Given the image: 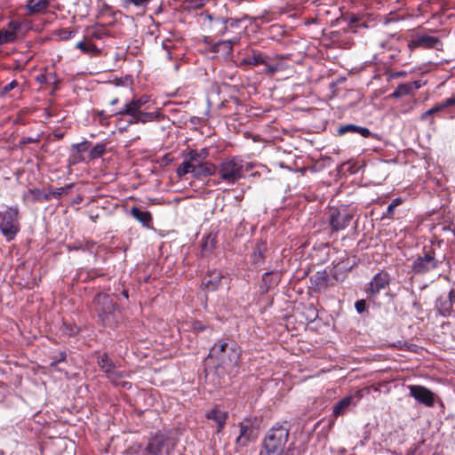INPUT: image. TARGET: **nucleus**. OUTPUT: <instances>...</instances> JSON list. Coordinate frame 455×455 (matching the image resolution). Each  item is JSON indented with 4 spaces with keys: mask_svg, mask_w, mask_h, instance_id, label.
Segmentation results:
<instances>
[{
    "mask_svg": "<svg viewBox=\"0 0 455 455\" xmlns=\"http://www.w3.org/2000/svg\"><path fill=\"white\" fill-rule=\"evenodd\" d=\"M241 348L236 342L228 339L219 340L211 348L209 357L218 362V374L226 373L229 378L235 377L241 368Z\"/></svg>",
    "mask_w": 455,
    "mask_h": 455,
    "instance_id": "1",
    "label": "nucleus"
},
{
    "mask_svg": "<svg viewBox=\"0 0 455 455\" xmlns=\"http://www.w3.org/2000/svg\"><path fill=\"white\" fill-rule=\"evenodd\" d=\"M94 310L103 325L114 328L121 320V312L113 295L99 292L93 299Z\"/></svg>",
    "mask_w": 455,
    "mask_h": 455,
    "instance_id": "2",
    "label": "nucleus"
},
{
    "mask_svg": "<svg viewBox=\"0 0 455 455\" xmlns=\"http://www.w3.org/2000/svg\"><path fill=\"white\" fill-rule=\"evenodd\" d=\"M288 438V427L283 425L273 427L263 441V449L259 455H283Z\"/></svg>",
    "mask_w": 455,
    "mask_h": 455,
    "instance_id": "3",
    "label": "nucleus"
},
{
    "mask_svg": "<svg viewBox=\"0 0 455 455\" xmlns=\"http://www.w3.org/2000/svg\"><path fill=\"white\" fill-rule=\"evenodd\" d=\"M98 365L106 373L107 378L114 386L121 387L124 389L132 388V383L124 380V378L130 377L131 372L119 371L116 363L107 354H102L98 357Z\"/></svg>",
    "mask_w": 455,
    "mask_h": 455,
    "instance_id": "4",
    "label": "nucleus"
},
{
    "mask_svg": "<svg viewBox=\"0 0 455 455\" xmlns=\"http://www.w3.org/2000/svg\"><path fill=\"white\" fill-rule=\"evenodd\" d=\"M219 177L229 184H235L243 175V161L238 157L224 160L216 170Z\"/></svg>",
    "mask_w": 455,
    "mask_h": 455,
    "instance_id": "5",
    "label": "nucleus"
},
{
    "mask_svg": "<svg viewBox=\"0 0 455 455\" xmlns=\"http://www.w3.org/2000/svg\"><path fill=\"white\" fill-rule=\"evenodd\" d=\"M18 216V207H9L4 212H0V230L8 241L14 239L20 231Z\"/></svg>",
    "mask_w": 455,
    "mask_h": 455,
    "instance_id": "6",
    "label": "nucleus"
},
{
    "mask_svg": "<svg viewBox=\"0 0 455 455\" xmlns=\"http://www.w3.org/2000/svg\"><path fill=\"white\" fill-rule=\"evenodd\" d=\"M354 214L345 207H331L328 212V223L332 232L344 230L350 225Z\"/></svg>",
    "mask_w": 455,
    "mask_h": 455,
    "instance_id": "7",
    "label": "nucleus"
},
{
    "mask_svg": "<svg viewBox=\"0 0 455 455\" xmlns=\"http://www.w3.org/2000/svg\"><path fill=\"white\" fill-rule=\"evenodd\" d=\"M440 261L435 259V251L430 248L424 251L422 256H419L411 265V270L414 274L423 275L435 269Z\"/></svg>",
    "mask_w": 455,
    "mask_h": 455,
    "instance_id": "8",
    "label": "nucleus"
},
{
    "mask_svg": "<svg viewBox=\"0 0 455 455\" xmlns=\"http://www.w3.org/2000/svg\"><path fill=\"white\" fill-rule=\"evenodd\" d=\"M240 434L235 439L236 451L245 448L250 443L254 442L258 437V431L249 419L239 423Z\"/></svg>",
    "mask_w": 455,
    "mask_h": 455,
    "instance_id": "9",
    "label": "nucleus"
},
{
    "mask_svg": "<svg viewBox=\"0 0 455 455\" xmlns=\"http://www.w3.org/2000/svg\"><path fill=\"white\" fill-rule=\"evenodd\" d=\"M409 390L410 395L418 403L427 407H433L435 405V395L428 388L420 385H411L409 386Z\"/></svg>",
    "mask_w": 455,
    "mask_h": 455,
    "instance_id": "10",
    "label": "nucleus"
},
{
    "mask_svg": "<svg viewBox=\"0 0 455 455\" xmlns=\"http://www.w3.org/2000/svg\"><path fill=\"white\" fill-rule=\"evenodd\" d=\"M390 281L389 274L387 271L381 270L372 277L366 288V292L371 296H375L379 294L381 290L387 287Z\"/></svg>",
    "mask_w": 455,
    "mask_h": 455,
    "instance_id": "11",
    "label": "nucleus"
},
{
    "mask_svg": "<svg viewBox=\"0 0 455 455\" xmlns=\"http://www.w3.org/2000/svg\"><path fill=\"white\" fill-rule=\"evenodd\" d=\"M442 45V42L438 37L428 35L417 36L408 44V47L411 49L424 48L439 50Z\"/></svg>",
    "mask_w": 455,
    "mask_h": 455,
    "instance_id": "12",
    "label": "nucleus"
},
{
    "mask_svg": "<svg viewBox=\"0 0 455 455\" xmlns=\"http://www.w3.org/2000/svg\"><path fill=\"white\" fill-rule=\"evenodd\" d=\"M435 307L443 316H449L455 312V290L451 289L448 294L441 295L436 300Z\"/></svg>",
    "mask_w": 455,
    "mask_h": 455,
    "instance_id": "13",
    "label": "nucleus"
},
{
    "mask_svg": "<svg viewBox=\"0 0 455 455\" xmlns=\"http://www.w3.org/2000/svg\"><path fill=\"white\" fill-rule=\"evenodd\" d=\"M455 106V97L446 99L444 101L435 105L426 112L422 113L419 119L421 121H429L430 124H434L433 116L443 110L446 108Z\"/></svg>",
    "mask_w": 455,
    "mask_h": 455,
    "instance_id": "14",
    "label": "nucleus"
},
{
    "mask_svg": "<svg viewBox=\"0 0 455 455\" xmlns=\"http://www.w3.org/2000/svg\"><path fill=\"white\" fill-rule=\"evenodd\" d=\"M167 441V437L163 434H156L151 437L144 447L146 452L150 455H161L163 448Z\"/></svg>",
    "mask_w": 455,
    "mask_h": 455,
    "instance_id": "15",
    "label": "nucleus"
},
{
    "mask_svg": "<svg viewBox=\"0 0 455 455\" xmlns=\"http://www.w3.org/2000/svg\"><path fill=\"white\" fill-rule=\"evenodd\" d=\"M51 0H28L25 5L26 15L31 16L44 13L50 7Z\"/></svg>",
    "mask_w": 455,
    "mask_h": 455,
    "instance_id": "16",
    "label": "nucleus"
},
{
    "mask_svg": "<svg viewBox=\"0 0 455 455\" xmlns=\"http://www.w3.org/2000/svg\"><path fill=\"white\" fill-rule=\"evenodd\" d=\"M329 275L325 270L317 271L310 277L312 288L315 291H325L329 286Z\"/></svg>",
    "mask_w": 455,
    "mask_h": 455,
    "instance_id": "17",
    "label": "nucleus"
},
{
    "mask_svg": "<svg viewBox=\"0 0 455 455\" xmlns=\"http://www.w3.org/2000/svg\"><path fill=\"white\" fill-rule=\"evenodd\" d=\"M217 167L209 162L194 164H193V177L199 179L201 177L210 176L216 172Z\"/></svg>",
    "mask_w": 455,
    "mask_h": 455,
    "instance_id": "18",
    "label": "nucleus"
},
{
    "mask_svg": "<svg viewBox=\"0 0 455 455\" xmlns=\"http://www.w3.org/2000/svg\"><path fill=\"white\" fill-rule=\"evenodd\" d=\"M205 416L208 419H212L217 423V433H220L223 430L228 417L227 412L222 411L217 408H213L207 411Z\"/></svg>",
    "mask_w": 455,
    "mask_h": 455,
    "instance_id": "19",
    "label": "nucleus"
},
{
    "mask_svg": "<svg viewBox=\"0 0 455 455\" xmlns=\"http://www.w3.org/2000/svg\"><path fill=\"white\" fill-rule=\"evenodd\" d=\"M347 132L358 133L363 138H370L372 135L371 132L368 128L358 126L353 124L341 125L338 129L339 135H344Z\"/></svg>",
    "mask_w": 455,
    "mask_h": 455,
    "instance_id": "20",
    "label": "nucleus"
},
{
    "mask_svg": "<svg viewBox=\"0 0 455 455\" xmlns=\"http://www.w3.org/2000/svg\"><path fill=\"white\" fill-rule=\"evenodd\" d=\"M131 215L146 228H150L153 220L152 214L148 211H141L139 207L133 206L131 209Z\"/></svg>",
    "mask_w": 455,
    "mask_h": 455,
    "instance_id": "21",
    "label": "nucleus"
},
{
    "mask_svg": "<svg viewBox=\"0 0 455 455\" xmlns=\"http://www.w3.org/2000/svg\"><path fill=\"white\" fill-rule=\"evenodd\" d=\"M267 54L257 50H251V54L244 57L241 64H245L248 66L255 67L258 65H262L265 62V58Z\"/></svg>",
    "mask_w": 455,
    "mask_h": 455,
    "instance_id": "22",
    "label": "nucleus"
},
{
    "mask_svg": "<svg viewBox=\"0 0 455 455\" xmlns=\"http://www.w3.org/2000/svg\"><path fill=\"white\" fill-rule=\"evenodd\" d=\"M240 42V36H234L227 40L220 41L213 45L214 52L223 51L227 54L233 52V45Z\"/></svg>",
    "mask_w": 455,
    "mask_h": 455,
    "instance_id": "23",
    "label": "nucleus"
},
{
    "mask_svg": "<svg viewBox=\"0 0 455 455\" xmlns=\"http://www.w3.org/2000/svg\"><path fill=\"white\" fill-rule=\"evenodd\" d=\"M217 243V235L210 233L208 234L203 240L201 247H202V255L207 256L213 252L216 248Z\"/></svg>",
    "mask_w": 455,
    "mask_h": 455,
    "instance_id": "24",
    "label": "nucleus"
},
{
    "mask_svg": "<svg viewBox=\"0 0 455 455\" xmlns=\"http://www.w3.org/2000/svg\"><path fill=\"white\" fill-rule=\"evenodd\" d=\"M140 106L135 102L134 100L127 102L122 108L118 111L113 113V115L118 116H134V114H139L141 111Z\"/></svg>",
    "mask_w": 455,
    "mask_h": 455,
    "instance_id": "25",
    "label": "nucleus"
},
{
    "mask_svg": "<svg viewBox=\"0 0 455 455\" xmlns=\"http://www.w3.org/2000/svg\"><path fill=\"white\" fill-rule=\"evenodd\" d=\"M140 106L135 102L134 100L127 102L122 108L118 111L113 113V115L118 116H134V114H139L141 111Z\"/></svg>",
    "mask_w": 455,
    "mask_h": 455,
    "instance_id": "26",
    "label": "nucleus"
},
{
    "mask_svg": "<svg viewBox=\"0 0 455 455\" xmlns=\"http://www.w3.org/2000/svg\"><path fill=\"white\" fill-rule=\"evenodd\" d=\"M209 156V151L207 148H202L200 150H190L188 153L187 157L194 164H200L206 162V158Z\"/></svg>",
    "mask_w": 455,
    "mask_h": 455,
    "instance_id": "27",
    "label": "nucleus"
},
{
    "mask_svg": "<svg viewBox=\"0 0 455 455\" xmlns=\"http://www.w3.org/2000/svg\"><path fill=\"white\" fill-rule=\"evenodd\" d=\"M352 402V398L350 396H346L339 400L338 403H335L333 406L332 414L335 417H339L343 415L346 411L348 409Z\"/></svg>",
    "mask_w": 455,
    "mask_h": 455,
    "instance_id": "28",
    "label": "nucleus"
},
{
    "mask_svg": "<svg viewBox=\"0 0 455 455\" xmlns=\"http://www.w3.org/2000/svg\"><path fill=\"white\" fill-rule=\"evenodd\" d=\"M76 48L85 54L97 55L100 52V50L94 44L85 41L78 42L76 44Z\"/></svg>",
    "mask_w": 455,
    "mask_h": 455,
    "instance_id": "29",
    "label": "nucleus"
},
{
    "mask_svg": "<svg viewBox=\"0 0 455 455\" xmlns=\"http://www.w3.org/2000/svg\"><path fill=\"white\" fill-rule=\"evenodd\" d=\"M262 65L265 67L264 73L268 76L275 75L281 68L280 64L274 62L268 55L266 56L265 62Z\"/></svg>",
    "mask_w": 455,
    "mask_h": 455,
    "instance_id": "30",
    "label": "nucleus"
},
{
    "mask_svg": "<svg viewBox=\"0 0 455 455\" xmlns=\"http://www.w3.org/2000/svg\"><path fill=\"white\" fill-rule=\"evenodd\" d=\"M267 244L264 242L258 243L253 251V261L255 264H260L264 261V252L266 251Z\"/></svg>",
    "mask_w": 455,
    "mask_h": 455,
    "instance_id": "31",
    "label": "nucleus"
},
{
    "mask_svg": "<svg viewBox=\"0 0 455 455\" xmlns=\"http://www.w3.org/2000/svg\"><path fill=\"white\" fill-rule=\"evenodd\" d=\"M412 93V87L409 84H400L394 92L391 94V97L398 99L405 95H409Z\"/></svg>",
    "mask_w": 455,
    "mask_h": 455,
    "instance_id": "32",
    "label": "nucleus"
},
{
    "mask_svg": "<svg viewBox=\"0 0 455 455\" xmlns=\"http://www.w3.org/2000/svg\"><path fill=\"white\" fill-rule=\"evenodd\" d=\"M193 164H194V163H192L187 157V159L184 162H182L177 168V171H176L177 175L179 177H183L188 173H191L193 175Z\"/></svg>",
    "mask_w": 455,
    "mask_h": 455,
    "instance_id": "33",
    "label": "nucleus"
},
{
    "mask_svg": "<svg viewBox=\"0 0 455 455\" xmlns=\"http://www.w3.org/2000/svg\"><path fill=\"white\" fill-rule=\"evenodd\" d=\"M29 193L33 196L34 201H49L52 199V196L49 193H45L41 189H29Z\"/></svg>",
    "mask_w": 455,
    "mask_h": 455,
    "instance_id": "34",
    "label": "nucleus"
},
{
    "mask_svg": "<svg viewBox=\"0 0 455 455\" xmlns=\"http://www.w3.org/2000/svg\"><path fill=\"white\" fill-rule=\"evenodd\" d=\"M17 35L11 33L9 30H0V45L12 43L16 40Z\"/></svg>",
    "mask_w": 455,
    "mask_h": 455,
    "instance_id": "35",
    "label": "nucleus"
},
{
    "mask_svg": "<svg viewBox=\"0 0 455 455\" xmlns=\"http://www.w3.org/2000/svg\"><path fill=\"white\" fill-rule=\"evenodd\" d=\"M106 152V144L99 143L95 145L90 151V157L92 159L99 158Z\"/></svg>",
    "mask_w": 455,
    "mask_h": 455,
    "instance_id": "36",
    "label": "nucleus"
},
{
    "mask_svg": "<svg viewBox=\"0 0 455 455\" xmlns=\"http://www.w3.org/2000/svg\"><path fill=\"white\" fill-rule=\"evenodd\" d=\"M73 188V184L67 185L62 188H58L55 189H51L49 191L50 196H52V198L54 199H60L64 193H67L68 190H70Z\"/></svg>",
    "mask_w": 455,
    "mask_h": 455,
    "instance_id": "37",
    "label": "nucleus"
},
{
    "mask_svg": "<svg viewBox=\"0 0 455 455\" xmlns=\"http://www.w3.org/2000/svg\"><path fill=\"white\" fill-rule=\"evenodd\" d=\"M403 203V200L400 197L394 199L391 204L387 206L386 213L383 215V218L387 217L391 219L394 215L395 209Z\"/></svg>",
    "mask_w": 455,
    "mask_h": 455,
    "instance_id": "38",
    "label": "nucleus"
},
{
    "mask_svg": "<svg viewBox=\"0 0 455 455\" xmlns=\"http://www.w3.org/2000/svg\"><path fill=\"white\" fill-rule=\"evenodd\" d=\"M157 117V115L155 113V112H145V111H140L139 113V119L140 121V123L142 124H146V123H148V122H152L154 120H156Z\"/></svg>",
    "mask_w": 455,
    "mask_h": 455,
    "instance_id": "39",
    "label": "nucleus"
},
{
    "mask_svg": "<svg viewBox=\"0 0 455 455\" xmlns=\"http://www.w3.org/2000/svg\"><path fill=\"white\" fill-rule=\"evenodd\" d=\"M220 280L221 275L220 274H216L213 279L204 282V284L208 290L214 291L219 286Z\"/></svg>",
    "mask_w": 455,
    "mask_h": 455,
    "instance_id": "40",
    "label": "nucleus"
},
{
    "mask_svg": "<svg viewBox=\"0 0 455 455\" xmlns=\"http://www.w3.org/2000/svg\"><path fill=\"white\" fill-rule=\"evenodd\" d=\"M56 35L61 40H68L74 36L75 31L70 30L69 28H60L56 32Z\"/></svg>",
    "mask_w": 455,
    "mask_h": 455,
    "instance_id": "41",
    "label": "nucleus"
},
{
    "mask_svg": "<svg viewBox=\"0 0 455 455\" xmlns=\"http://www.w3.org/2000/svg\"><path fill=\"white\" fill-rule=\"evenodd\" d=\"M149 3V0H124V7L127 8L132 4L136 7H146Z\"/></svg>",
    "mask_w": 455,
    "mask_h": 455,
    "instance_id": "42",
    "label": "nucleus"
},
{
    "mask_svg": "<svg viewBox=\"0 0 455 455\" xmlns=\"http://www.w3.org/2000/svg\"><path fill=\"white\" fill-rule=\"evenodd\" d=\"M274 283L275 282L273 281L272 278V272H267L262 275V283L266 291H268V289L274 284Z\"/></svg>",
    "mask_w": 455,
    "mask_h": 455,
    "instance_id": "43",
    "label": "nucleus"
},
{
    "mask_svg": "<svg viewBox=\"0 0 455 455\" xmlns=\"http://www.w3.org/2000/svg\"><path fill=\"white\" fill-rule=\"evenodd\" d=\"M91 145V141L85 140L81 143L74 144L73 148H76L77 152L82 153L87 151Z\"/></svg>",
    "mask_w": 455,
    "mask_h": 455,
    "instance_id": "44",
    "label": "nucleus"
},
{
    "mask_svg": "<svg viewBox=\"0 0 455 455\" xmlns=\"http://www.w3.org/2000/svg\"><path fill=\"white\" fill-rule=\"evenodd\" d=\"M8 29L11 33H13L14 35H17V32H19L21 28V23L15 20H11L7 24Z\"/></svg>",
    "mask_w": 455,
    "mask_h": 455,
    "instance_id": "45",
    "label": "nucleus"
},
{
    "mask_svg": "<svg viewBox=\"0 0 455 455\" xmlns=\"http://www.w3.org/2000/svg\"><path fill=\"white\" fill-rule=\"evenodd\" d=\"M207 328H208V326L204 324L200 321H195L192 323V329L195 332H202V331H205Z\"/></svg>",
    "mask_w": 455,
    "mask_h": 455,
    "instance_id": "46",
    "label": "nucleus"
},
{
    "mask_svg": "<svg viewBox=\"0 0 455 455\" xmlns=\"http://www.w3.org/2000/svg\"><path fill=\"white\" fill-rule=\"evenodd\" d=\"M67 355L65 352H60L58 356H56L52 362H51V366H56L59 363L66 360Z\"/></svg>",
    "mask_w": 455,
    "mask_h": 455,
    "instance_id": "47",
    "label": "nucleus"
},
{
    "mask_svg": "<svg viewBox=\"0 0 455 455\" xmlns=\"http://www.w3.org/2000/svg\"><path fill=\"white\" fill-rule=\"evenodd\" d=\"M96 115L99 116V121L100 124H103L104 121H107L108 118L113 116L114 115H107L104 110H97Z\"/></svg>",
    "mask_w": 455,
    "mask_h": 455,
    "instance_id": "48",
    "label": "nucleus"
},
{
    "mask_svg": "<svg viewBox=\"0 0 455 455\" xmlns=\"http://www.w3.org/2000/svg\"><path fill=\"white\" fill-rule=\"evenodd\" d=\"M17 86H18V82L16 80H13L3 88V92L7 93V92H11L12 90L15 89Z\"/></svg>",
    "mask_w": 455,
    "mask_h": 455,
    "instance_id": "49",
    "label": "nucleus"
},
{
    "mask_svg": "<svg viewBox=\"0 0 455 455\" xmlns=\"http://www.w3.org/2000/svg\"><path fill=\"white\" fill-rule=\"evenodd\" d=\"M171 42L170 41H164L162 44L163 46V49H164L166 51V53H167V59L168 60H172V52H171V45L169 44Z\"/></svg>",
    "mask_w": 455,
    "mask_h": 455,
    "instance_id": "50",
    "label": "nucleus"
},
{
    "mask_svg": "<svg viewBox=\"0 0 455 455\" xmlns=\"http://www.w3.org/2000/svg\"><path fill=\"white\" fill-rule=\"evenodd\" d=\"M355 307L358 313H363L365 310V301L363 299L357 300Z\"/></svg>",
    "mask_w": 455,
    "mask_h": 455,
    "instance_id": "51",
    "label": "nucleus"
},
{
    "mask_svg": "<svg viewBox=\"0 0 455 455\" xmlns=\"http://www.w3.org/2000/svg\"><path fill=\"white\" fill-rule=\"evenodd\" d=\"M38 139H34V138H31V137H23L21 138L20 143L21 145H26V144H28V143H36L38 142Z\"/></svg>",
    "mask_w": 455,
    "mask_h": 455,
    "instance_id": "52",
    "label": "nucleus"
},
{
    "mask_svg": "<svg viewBox=\"0 0 455 455\" xmlns=\"http://www.w3.org/2000/svg\"><path fill=\"white\" fill-rule=\"evenodd\" d=\"M133 100H135L136 103L139 104V106H140V108H142L148 101V97L146 95H143V96L140 97L139 99H133Z\"/></svg>",
    "mask_w": 455,
    "mask_h": 455,
    "instance_id": "53",
    "label": "nucleus"
},
{
    "mask_svg": "<svg viewBox=\"0 0 455 455\" xmlns=\"http://www.w3.org/2000/svg\"><path fill=\"white\" fill-rule=\"evenodd\" d=\"M131 119L128 121V125L135 124L140 123L139 119V114H134V116H130Z\"/></svg>",
    "mask_w": 455,
    "mask_h": 455,
    "instance_id": "54",
    "label": "nucleus"
},
{
    "mask_svg": "<svg viewBox=\"0 0 455 455\" xmlns=\"http://www.w3.org/2000/svg\"><path fill=\"white\" fill-rule=\"evenodd\" d=\"M409 84L411 85L412 87V92L415 91V90H418L421 87V83L420 81H414L412 83H408Z\"/></svg>",
    "mask_w": 455,
    "mask_h": 455,
    "instance_id": "55",
    "label": "nucleus"
},
{
    "mask_svg": "<svg viewBox=\"0 0 455 455\" xmlns=\"http://www.w3.org/2000/svg\"><path fill=\"white\" fill-rule=\"evenodd\" d=\"M196 7H202L205 4V3L207 2V0H196Z\"/></svg>",
    "mask_w": 455,
    "mask_h": 455,
    "instance_id": "56",
    "label": "nucleus"
},
{
    "mask_svg": "<svg viewBox=\"0 0 455 455\" xmlns=\"http://www.w3.org/2000/svg\"><path fill=\"white\" fill-rule=\"evenodd\" d=\"M138 455H150V454L146 452V450L144 448L140 447V450L138 451Z\"/></svg>",
    "mask_w": 455,
    "mask_h": 455,
    "instance_id": "57",
    "label": "nucleus"
},
{
    "mask_svg": "<svg viewBox=\"0 0 455 455\" xmlns=\"http://www.w3.org/2000/svg\"><path fill=\"white\" fill-rule=\"evenodd\" d=\"M86 275H86V277H85V281H87L88 279H92V278H94V277L96 276V275H94V273H91V272H88Z\"/></svg>",
    "mask_w": 455,
    "mask_h": 455,
    "instance_id": "58",
    "label": "nucleus"
},
{
    "mask_svg": "<svg viewBox=\"0 0 455 455\" xmlns=\"http://www.w3.org/2000/svg\"><path fill=\"white\" fill-rule=\"evenodd\" d=\"M118 101H119L118 98H115V99H113L112 100H110L109 104H110L111 106H114V105L117 104V103H118Z\"/></svg>",
    "mask_w": 455,
    "mask_h": 455,
    "instance_id": "59",
    "label": "nucleus"
},
{
    "mask_svg": "<svg viewBox=\"0 0 455 455\" xmlns=\"http://www.w3.org/2000/svg\"><path fill=\"white\" fill-rule=\"evenodd\" d=\"M403 74H404V72H397V73L392 74V75L390 76V77H392V78H393V77H396V76H402V75H403Z\"/></svg>",
    "mask_w": 455,
    "mask_h": 455,
    "instance_id": "60",
    "label": "nucleus"
},
{
    "mask_svg": "<svg viewBox=\"0 0 455 455\" xmlns=\"http://www.w3.org/2000/svg\"><path fill=\"white\" fill-rule=\"evenodd\" d=\"M122 294L125 297V298H128V291L127 290H124L122 291Z\"/></svg>",
    "mask_w": 455,
    "mask_h": 455,
    "instance_id": "61",
    "label": "nucleus"
},
{
    "mask_svg": "<svg viewBox=\"0 0 455 455\" xmlns=\"http://www.w3.org/2000/svg\"><path fill=\"white\" fill-rule=\"evenodd\" d=\"M230 26L231 27H235V26H237V22L236 21H230Z\"/></svg>",
    "mask_w": 455,
    "mask_h": 455,
    "instance_id": "62",
    "label": "nucleus"
},
{
    "mask_svg": "<svg viewBox=\"0 0 455 455\" xmlns=\"http://www.w3.org/2000/svg\"><path fill=\"white\" fill-rule=\"evenodd\" d=\"M82 201V197L81 196H78L76 199V203L78 204Z\"/></svg>",
    "mask_w": 455,
    "mask_h": 455,
    "instance_id": "63",
    "label": "nucleus"
},
{
    "mask_svg": "<svg viewBox=\"0 0 455 455\" xmlns=\"http://www.w3.org/2000/svg\"><path fill=\"white\" fill-rule=\"evenodd\" d=\"M196 119H197V118H196V117H192V118H191V123L196 124Z\"/></svg>",
    "mask_w": 455,
    "mask_h": 455,
    "instance_id": "64",
    "label": "nucleus"
}]
</instances>
